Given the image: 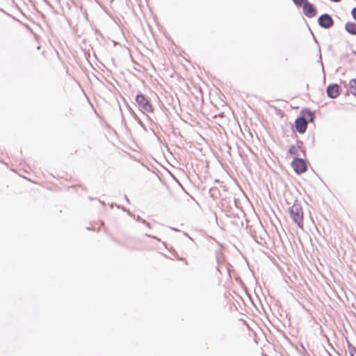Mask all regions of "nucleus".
<instances>
[{
    "mask_svg": "<svg viewBox=\"0 0 356 356\" xmlns=\"http://www.w3.org/2000/svg\"><path fill=\"white\" fill-rule=\"evenodd\" d=\"M298 148H300V147H296V145H292L289 147V153L291 155H297L298 154Z\"/></svg>",
    "mask_w": 356,
    "mask_h": 356,
    "instance_id": "12",
    "label": "nucleus"
},
{
    "mask_svg": "<svg viewBox=\"0 0 356 356\" xmlns=\"http://www.w3.org/2000/svg\"><path fill=\"white\" fill-rule=\"evenodd\" d=\"M290 216L293 221L297 224L299 227L303 225V211L302 205L297 201L289 209Z\"/></svg>",
    "mask_w": 356,
    "mask_h": 356,
    "instance_id": "1",
    "label": "nucleus"
},
{
    "mask_svg": "<svg viewBox=\"0 0 356 356\" xmlns=\"http://www.w3.org/2000/svg\"><path fill=\"white\" fill-rule=\"evenodd\" d=\"M299 116L303 118L307 124L313 122L315 118L314 113L309 109H303Z\"/></svg>",
    "mask_w": 356,
    "mask_h": 356,
    "instance_id": "8",
    "label": "nucleus"
},
{
    "mask_svg": "<svg viewBox=\"0 0 356 356\" xmlns=\"http://www.w3.org/2000/svg\"><path fill=\"white\" fill-rule=\"evenodd\" d=\"M345 30L350 34L356 35V23L347 22L345 24Z\"/></svg>",
    "mask_w": 356,
    "mask_h": 356,
    "instance_id": "9",
    "label": "nucleus"
},
{
    "mask_svg": "<svg viewBox=\"0 0 356 356\" xmlns=\"http://www.w3.org/2000/svg\"><path fill=\"white\" fill-rule=\"evenodd\" d=\"M351 15H352L353 19L356 21V7H355L352 9Z\"/></svg>",
    "mask_w": 356,
    "mask_h": 356,
    "instance_id": "15",
    "label": "nucleus"
},
{
    "mask_svg": "<svg viewBox=\"0 0 356 356\" xmlns=\"http://www.w3.org/2000/svg\"><path fill=\"white\" fill-rule=\"evenodd\" d=\"M179 259L181 260V261H184L185 264H188L187 260L186 259L180 258Z\"/></svg>",
    "mask_w": 356,
    "mask_h": 356,
    "instance_id": "16",
    "label": "nucleus"
},
{
    "mask_svg": "<svg viewBox=\"0 0 356 356\" xmlns=\"http://www.w3.org/2000/svg\"><path fill=\"white\" fill-rule=\"evenodd\" d=\"M124 199L126 200V201L127 202H129V198L127 197V196L126 195H124Z\"/></svg>",
    "mask_w": 356,
    "mask_h": 356,
    "instance_id": "18",
    "label": "nucleus"
},
{
    "mask_svg": "<svg viewBox=\"0 0 356 356\" xmlns=\"http://www.w3.org/2000/svg\"><path fill=\"white\" fill-rule=\"evenodd\" d=\"M318 23L321 28L328 29L334 25V20L330 15L324 13L318 17Z\"/></svg>",
    "mask_w": 356,
    "mask_h": 356,
    "instance_id": "4",
    "label": "nucleus"
},
{
    "mask_svg": "<svg viewBox=\"0 0 356 356\" xmlns=\"http://www.w3.org/2000/svg\"><path fill=\"white\" fill-rule=\"evenodd\" d=\"M348 86L351 93L356 97V78L350 79Z\"/></svg>",
    "mask_w": 356,
    "mask_h": 356,
    "instance_id": "10",
    "label": "nucleus"
},
{
    "mask_svg": "<svg viewBox=\"0 0 356 356\" xmlns=\"http://www.w3.org/2000/svg\"><path fill=\"white\" fill-rule=\"evenodd\" d=\"M307 121L302 117L298 116L295 120V127L299 134H304L307 128Z\"/></svg>",
    "mask_w": 356,
    "mask_h": 356,
    "instance_id": "6",
    "label": "nucleus"
},
{
    "mask_svg": "<svg viewBox=\"0 0 356 356\" xmlns=\"http://www.w3.org/2000/svg\"><path fill=\"white\" fill-rule=\"evenodd\" d=\"M291 166L298 175H301L307 170V161L301 158L294 157L291 162Z\"/></svg>",
    "mask_w": 356,
    "mask_h": 356,
    "instance_id": "3",
    "label": "nucleus"
},
{
    "mask_svg": "<svg viewBox=\"0 0 356 356\" xmlns=\"http://www.w3.org/2000/svg\"><path fill=\"white\" fill-rule=\"evenodd\" d=\"M293 2L297 7H302L308 0H293Z\"/></svg>",
    "mask_w": 356,
    "mask_h": 356,
    "instance_id": "13",
    "label": "nucleus"
},
{
    "mask_svg": "<svg viewBox=\"0 0 356 356\" xmlns=\"http://www.w3.org/2000/svg\"><path fill=\"white\" fill-rule=\"evenodd\" d=\"M311 33H312V35H313V38H314V40L315 42H317V40H316V38H315V36H314V33H313L312 31H311Z\"/></svg>",
    "mask_w": 356,
    "mask_h": 356,
    "instance_id": "17",
    "label": "nucleus"
},
{
    "mask_svg": "<svg viewBox=\"0 0 356 356\" xmlns=\"http://www.w3.org/2000/svg\"><path fill=\"white\" fill-rule=\"evenodd\" d=\"M140 110L143 112L152 113L153 107L149 100L142 93H139L135 98Z\"/></svg>",
    "mask_w": 356,
    "mask_h": 356,
    "instance_id": "2",
    "label": "nucleus"
},
{
    "mask_svg": "<svg viewBox=\"0 0 356 356\" xmlns=\"http://www.w3.org/2000/svg\"><path fill=\"white\" fill-rule=\"evenodd\" d=\"M326 93L328 97L335 99L340 95V86L337 83L330 84L326 88Z\"/></svg>",
    "mask_w": 356,
    "mask_h": 356,
    "instance_id": "5",
    "label": "nucleus"
},
{
    "mask_svg": "<svg viewBox=\"0 0 356 356\" xmlns=\"http://www.w3.org/2000/svg\"><path fill=\"white\" fill-rule=\"evenodd\" d=\"M136 220L137 221H139V222H141L142 223L146 225V226H147L148 227H150V224L149 222H147L144 219H142L139 216H137V217L136 218Z\"/></svg>",
    "mask_w": 356,
    "mask_h": 356,
    "instance_id": "14",
    "label": "nucleus"
},
{
    "mask_svg": "<svg viewBox=\"0 0 356 356\" xmlns=\"http://www.w3.org/2000/svg\"><path fill=\"white\" fill-rule=\"evenodd\" d=\"M348 349L350 356H356V348L350 342H348Z\"/></svg>",
    "mask_w": 356,
    "mask_h": 356,
    "instance_id": "11",
    "label": "nucleus"
},
{
    "mask_svg": "<svg viewBox=\"0 0 356 356\" xmlns=\"http://www.w3.org/2000/svg\"><path fill=\"white\" fill-rule=\"evenodd\" d=\"M302 12L307 17H314L316 15V9L309 1L302 7Z\"/></svg>",
    "mask_w": 356,
    "mask_h": 356,
    "instance_id": "7",
    "label": "nucleus"
}]
</instances>
